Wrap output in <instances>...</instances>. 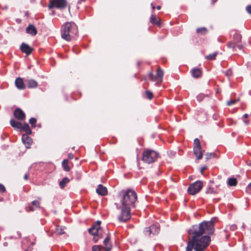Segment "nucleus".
<instances>
[{
    "label": "nucleus",
    "instance_id": "nucleus-1",
    "mask_svg": "<svg viewBox=\"0 0 251 251\" xmlns=\"http://www.w3.org/2000/svg\"><path fill=\"white\" fill-rule=\"evenodd\" d=\"M119 196L122 205L119 207L121 213L118 218L120 222H126L131 217L130 209L131 207H135L137 195L134 191L128 190L121 191Z\"/></svg>",
    "mask_w": 251,
    "mask_h": 251
},
{
    "label": "nucleus",
    "instance_id": "nucleus-2",
    "mask_svg": "<svg viewBox=\"0 0 251 251\" xmlns=\"http://www.w3.org/2000/svg\"><path fill=\"white\" fill-rule=\"evenodd\" d=\"M214 231V222L211 220L193 226L188 230V234L189 235H212Z\"/></svg>",
    "mask_w": 251,
    "mask_h": 251
},
{
    "label": "nucleus",
    "instance_id": "nucleus-3",
    "mask_svg": "<svg viewBox=\"0 0 251 251\" xmlns=\"http://www.w3.org/2000/svg\"><path fill=\"white\" fill-rule=\"evenodd\" d=\"M210 241V236H192L189 239L186 251H204Z\"/></svg>",
    "mask_w": 251,
    "mask_h": 251
},
{
    "label": "nucleus",
    "instance_id": "nucleus-4",
    "mask_svg": "<svg viewBox=\"0 0 251 251\" xmlns=\"http://www.w3.org/2000/svg\"><path fill=\"white\" fill-rule=\"evenodd\" d=\"M77 32V27L75 23L67 22L62 26L61 37L67 41H70L72 38L76 35Z\"/></svg>",
    "mask_w": 251,
    "mask_h": 251
},
{
    "label": "nucleus",
    "instance_id": "nucleus-5",
    "mask_svg": "<svg viewBox=\"0 0 251 251\" xmlns=\"http://www.w3.org/2000/svg\"><path fill=\"white\" fill-rule=\"evenodd\" d=\"M232 34H233L232 41L227 43V47L229 49H232L233 51H237V49L239 50H243L244 46L242 44L241 35L236 30L230 31V35H231Z\"/></svg>",
    "mask_w": 251,
    "mask_h": 251
},
{
    "label": "nucleus",
    "instance_id": "nucleus-6",
    "mask_svg": "<svg viewBox=\"0 0 251 251\" xmlns=\"http://www.w3.org/2000/svg\"><path fill=\"white\" fill-rule=\"evenodd\" d=\"M160 157L157 151L151 149H144L142 152V161L147 164L154 163Z\"/></svg>",
    "mask_w": 251,
    "mask_h": 251
},
{
    "label": "nucleus",
    "instance_id": "nucleus-7",
    "mask_svg": "<svg viewBox=\"0 0 251 251\" xmlns=\"http://www.w3.org/2000/svg\"><path fill=\"white\" fill-rule=\"evenodd\" d=\"M101 222L100 221H97L88 230L89 234L92 235H109L110 233L107 226L101 227L100 226Z\"/></svg>",
    "mask_w": 251,
    "mask_h": 251
},
{
    "label": "nucleus",
    "instance_id": "nucleus-8",
    "mask_svg": "<svg viewBox=\"0 0 251 251\" xmlns=\"http://www.w3.org/2000/svg\"><path fill=\"white\" fill-rule=\"evenodd\" d=\"M193 151L197 159L200 160L202 158L203 151L201 149L200 140L196 138L194 141Z\"/></svg>",
    "mask_w": 251,
    "mask_h": 251
},
{
    "label": "nucleus",
    "instance_id": "nucleus-9",
    "mask_svg": "<svg viewBox=\"0 0 251 251\" xmlns=\"http://www.w3.org/2000/svg\"><path fill=\"white\" fill-rule=\"evenodd\" d=\"M163 75V71L159 67L156 70V75L154 76L152 72L151 71L149 74V78L160 84L162 82Z\"/></svg>",
    "mask_w": 251,
    "mask_h": 251
},
{
    "label": "nucleus",
    "instance_id": "nucleus-10",
    "mask_svg": "<svg viewBox=\"0 0 251 251\" xmlns=\"http://www.w3.org/2000/svg\"><path fill=\"white\" fill-rule=\"evenodd\" d=\"M203 187V184L201 181H197L191 184L188 188V192L190 195H195L199 192Z\"/></svg>",
    "mask_w": 251,
    "mask_h": 251
},
{
    "label": "nucleus",
    "instance_id": "nucleus-11",
    "mask_svg": "<svg viewBox=\"0 0 251 251\" xmlns=\"http://www.w3.org/2000/svg\"><path fill=\"white\" fill-rule=\"evenodd\" d=\"M67 6V1L66 0H51L49 5V8L51 9L53 7L62 9L65 8Z\"/></svg>",
    "mask_w": 251,
    "mask_h": 251
},
{
    "label": "nucleus",
    "instance_id": "nucleus-12",
    "mask_svg": "<svg viewBox=\"0 0 251 251\" xmlns=\"http://www.w3.org/2000/svg\"><path fill=\"white\" fill-rule=\"evenodd\" d=\"M160 231L159 226L158 224L152 225L150 227L145 228V232L148 234L155 235L159 233Z\"/></svg>",
    "mask_w": 251,
    "mask_h": 251
},
{
    "label": "nucleus",
    "instance_id": "nucleus-13",
    "mask_svg": "<svg viewBox=\"0 0 251 251\" xmlns=\"http://www.w3.org/2000/svg\"><path fill=\"white\" fill-rule=\"evenodd\" d=\"M15 117L19 120H24L25 118V115L20 108H16L14 112Z\"/></svg>",
    "mask_w": 251,
    "mask_h": 251
},
{
    "label": "nucleus",
    "instance_id": "nucleus-14",
    "mask_svg": "<svg viewBox=\"0 0 251 251\" xmlns=\"http://www.w3.org/2000/svg\"><path fill=\"white\" fill-rule=\"evenodd\" d=\"M20 49L24 53L27 55L30 54L33 50V49L30 47L28 44L23 43L20 47Z\"/></svg>",
    "mask_w": 251,
    "mask_h": 251
},
{
    "label": "nucleus",
    "instance_id": "nucleus-15",
    "mask_svg": "<svg viewBox=\"0 0 251 251\" xmlns=\"http://www.w3.org/2000/svg\"><path fill=\"white\" fill-rule=\"evenodd\" d=\"M150 22L153 24L161 27L162 23L160 19L155 15H151L150 17Z\"/></svg>",
    "mask_w": 251,
    "mask_h": 251
},
{
    "label": "nucleus",
    "instance_id": "nucleus-16",
    "mask_svg": "<svg viewBox=\"0 0 251 251\" xmlns=\"http://www.w3.org/2000/svg\"><path fill=\"white\" fill-rule=\"evenodd\" d=\"M22 141L25 145L26 148H29V146L32 143V140L31 138L28 136V135L23 134L22 136Z\"/></svg>",
    "mask_w": 251,
    "mask_h": 251
},
{
    "label": "nucleus",
    "instance_id": "nucleus-17",
    "mask_svg": "<svg viewBox=\"0 0 251 251\" xmlns=\"http://www.w3.org/2000/svg\"><path fill=\"white\" fill-rule=\"evenodd\" d=\"M96 192L99 195L101 196H105L107 194V188L101 184L98 185Z\"/></svg>",
    "mask_w": 251,
    "mask_h": 251
},
{
    "label": "nucleus",
    "instance_id": "nucleus-18",
    "mask_svg": "<svg viewBox=\"0 0 251 251\" xmlns=\"http://www.w3.org/2000/svg\"><path fill=\"white\" fill-rule=\"evenodd\" d=\"M15 85L19 89H25V85L23 79L21 77H18L15 80Z\"/></svg>",
    "mask_w": 251,
    "mask_h": 251
},
{
    "label": "nucleus",
    "instance_id": "nucleus-19",
    "mask_svg": "<svg viewBox=\"0 0 251 251\" xmlns=\"http://www.w3.org/2000/svg\"><path fill=\"white\" fill-rule=\"evenodd\" d=\"M26 31L28 34L34 36L37 34V30L33 25H29L26 28Z\"/></svg>",
    "mask_w": 251,
    "mask_h": 251
},
{
    "label": "nucleus",
    "instance_id": "nucleus-20",
    "mask_svg": "<svg viewBox=\"0 0 251 251\" xmlns=\"http://www.w3.org/2000/svg\"><path fill=\"white\" fill-rule=\"evenodd\" d=\"M110 238L109 236H107L103 241L104 245V249L106 251H110L112 249V245L110 243Z\"/></svg>",
    "mask_w": 251,
    "mask_h": 251
},
{
    "label": "nucleus",
    "instance_id": "nucleus-21",
    "mask_svg": "<svg viewBox=\"0 0 251 251\" xmlns=\"http://www.w3.org/2000/svg\"><path fill=\"white\" fill-rule=\"evenodd\" d=\"M11 126L15 129H21L23 124L20 122L15 121V120L12 119L10 122Z\"/></svg>",
    "mask_w": 251,
    "mask_h": 251
},
{
    "label": "nucleus",
    "instance_id": "nucleus-22",
    "mask_svg": "<svg viewBox=\"0 0 251 251\" xmlns=\"http://www.w3.org/2000/svg\"><path fill=\"white\" fill-rule=\"evenodd\" d=\"M192 76L195 78H199L201 75L202 72L200 69L194 68L191 71Z\"/></svg>",
    "mask_w": 251,
    "mask_h": 251
},
{
    "label": "nucleus",
    "instance_id": "nucleus-23",
    "mask_svg": "<svg viewBox=\"0 0 251 251\" xmlns=\"http://www.w3.org/2000/svg\"><path fill=\"white\" fill-rule=\"evenodd\" d=\"M143 97L144 99L151 100L154 98V95L152 91L147 89L144 93Z\"/></svg>",
    "mask_w": 251,
    "mask_h": 251
},
{
    "label": "nucleus",
    "instance_id": "nucleus-24",
    "mask_svg": "<svg viewBox=\"0 0 251 251\" xmlns=\"http://www.w3.org/2000/svg\"><path fill=\"white\" fill-rule=\"evenodd\" d=\"M20 130H23L25 132V134L29 135L31 133V130L30 129L29 126L27 124L24 123L22 126V128Z\"/></svg>",
    "mask_w": 251,
    "mask_h": 251
},
{
    "label": "nucleus",
    "instance_id": "nucleus-25",
    "mask_svg": "<svg viewBox=\"0 0 251 251\" xmlns=\"http://www.w3.org/2000/svg\"><path fill=\"white\" fill-rule=\"evenodd\" d=\"M27 86L29 88H36L38 86L37 82L33 79H28L27 80Z\"/></svg>",
    "mask_w": 251,
    "mask_h": 251
},
{
    "label": "nucleus",
    "instance_id": "nucleus-26",
    "mask_svg": "<svg viewBox=\"0 0 251 251\" xmlns=\"http://www.w3.org/2000/svg\"><path fill=\"white\" fill-rule=\"evenodd\" d=\"M66 228L65 227H60L59 226H57L55 233L56 234H66V232L65 231Z\"/></svg>",
    "mask_w": 251,
    "mask_h": 251
},
{
    "label": "nucleus",
    "instance_id": "nucleus-27",
    "mask_svg": "<svg viewBox=\"0 0 251 251\" xmlns=\"http://www.w3.org/2000/svg\"><path fill=\"white\" fill-rule=\"evenodd\" d=\"M196 32L198 34L204 35L208 32V30L204 27H199L196 29Z\"/></svg>",
    "mask_w": 251,
    "mask_h": 251
},
{
    "label": "nucleus",
    "instance_id": "nucleus-28",
    "mask_svg": "<svg viewBox=\"0 0 251 251\" xmlns=\"http://www.w3.org/2000/svg\"><path fill=\"white\" fill-rule=\"evenodd\" d=\"M227 184L229 186H235L237 184V180L235 177L229 178L227 181Z\"/></svg>",
    "mask_w": 251,
    "mask_h": 251
},
{
    "label": "nucleus",
    "instance_id": "nucleus-29",
    "mask_svg": "<svg viewBox=\"0 0 251 251\" xmlns=\"http://www.w3.org/2000/svg\"><path fill=\"white\" fill-rule=\"evenodd\" d=\"M69 161L67 159H64L62 162V165L65 171L68 172L70 171V168L68 165Z\"/></svg>",
    "mask_w": 251,
    "mask_h": 251
},
{
    "label": "nucleus",
    "instance_id": "nucleus-30",
    "mask_svg": "<svg viewBox=\"0 0 251 251\" xmlns=\"http://www.w3.org/2000/svg\"><path fill=\"white\" fill-rule=\"evenodd\" d=\"M70 180L68 177H64L62 179V180L60 182L59 185L61 188H64L66 184L69 182Z\"/></svg>",
    "mask_w": 251,
    "mask_h": 251
},
{
    "label": "nucleus",
    "instance_id": "nucleus-31",
    "mask_svg": "<svg viewBox=\"0 0 251 251\" xmlns=\"http://www.w3.org/2000/svg\"><path fill=\"white\" fill-rule=\"evenodd\" d=\"M217 52H214L212 54H210L208 55L205 56V58L208 60H213L216 59V57L217 55Z\"/></svg>",
    "mask_w": 251,
    "mask_h": 251
},
{
    "label": "nucleus",
    "instance_id": "nucleus-32",
    "mask_svg": "<svg viewBox=\"0 0 251 251\" xmlns=\"http://www.w3.org/2000/svg\"><path fill=\"white\" fill-rule=\"evenodd\" d=\"M215 155H216V154L214 152H212V153H208L207 152L205 154V159H206V160L207 161V160L210 159L211 158L215 157Z\"/></svg>",
    "mask_w": 251,
    "mask_h": 251
},
{
    "label": "nucleus",
    "instance_id": "nucleus-33",
    "mask_svg": "<svg viewBox=\"0 0 251 251\" xmlns=\"http://www.w3.org/2000/svg\"><path fill=\"white\" fill-rule=\"evenodd\" d=\"M102 247L100 246L95 245L92 247V250L93 251H100Z\"/></svg>",
    "mask_w": 251,
    "mask_h": 251
},
{
    "label": "nucleus",
    "instance_id": "nucleus-34",
    "mask_svg": "<svg viewBox=\"0 0 251 251\" xmlns=\"http://www.w3.org/2000/svg\"><path fill=\"white\" fill-rule=\"evenodd\" d=\"M29 122L32 125V126L34 127V125L36 123V119L34 118H31L29 119Z\"/></svg>",
    "mask_w": 251,
    "mask_h": 251
},
{
    "label": "nucleus",
    "instance_id": "nucleus-35",
    "mask_svg": "<svg viewBox=\"0 0 251 251\" xmlns=\"http://www.w3.org/2000/svg\"><path fill=\"white\" fill-rule=\"evenodd\" d=\"M224 74L227 76H230L232 75V72L231 69H228L225 72Z\"/></svg>",
    "mask_w": 251,
    "mask_h": 251
},
{
    "label": "nucleus",
    "instance_id": "nucleus-36",
    "mask_svg": "<svg viewBox=\"0 0 251 251\" xmlns=\"http://www.w3.org/2000/svg\"><path fill=\"white\" fill-rule=\"evenodd\" d=\"M238 100H230L229 101H227V102H226V104L228 106H230V105H233L234 104H235Z\"/></svg>",
    "mask_w": 251,
    "mask_h": 251
},
{
    "label": "nucleus",
    "instance_id": "nucleus-37",
    "mask_svg": "<svg viewBox=\"0 0 251 251\" xmlns=\"http://www.w3.org/2000/svg\"><path fill=\"white\" fill-rule=\"evenodd\" d=\"M32 205L33 206H35L36 208H38L39 207L40 202L38 201H32Z\"/></svg>",
    "mask_w": 251,
    "mask_h": 251
},
{
    "label": "nucleus",
    "instance_id": "nucleus-38",
    "mask_svg": "<svg viewBox=\"0 0 251 251\" xmlns=\"http://www.w3.org/2000/svg\"><path fill=\"white\" fill-rule=\"evenodd\" d=\"M5 191V188L3 185L0 184V193H3Z\"/></svg>",
    "mask_w": 251,
    "mask_h": 251
},
{
    "label": "nucleus",
    "instance_id": "nucleus-39",
    "mask_svg": "<svg viewBox=\"0 0 251 251\" xmlns=\"http://www.w3.org/2000/svg\"><path fill=\"white\" fill-rule=\"evenodd\" d=\"M246 191L247 193L251 194V182L247 187Z\"/></svg>",
    "mask_w": 251,
    "mask_h": 251
},
{
    "label": "nucleus",
    "instance_id": "nucleus-40",
    "mask_svg": "<svg viewBox=\"0 0 251 251\" xmlns=\"http://www.w3.org/2000/svg\"><path fill=\"white\" fill-rule=\"evenodd\" d=\"M246 10L249 14L251 15V5H248L246 7Z\"/></svg>",
    "mask_w": 251,
    "mask_h": 251
},
{
    "label": "nucleus",
    "instance_id": "nucleus-41",
    "mask_svg": "<svg viewBox=\"0 0 251 251\" xmlns=\"http://www.w3.org/2000/svg\"><path fill=\"white\" fill-rule=\"evenodd\" d=\"M214 192V189L212 188H209L208 189L206 192V193H213Z\"/></svg>",
    "mask_w": 251,
    "mask_h": 251
},
{
    "label": "nucleus",
    "instance_id": "nucleus-42",
    "mask_svg": "<svg viewBox=\"0 0 251 251\" xmlns=\"http://www.w3.org/2000/svg\"><path fill=\"white\" fill-rule=\"evenodd\" d=\"M207 169V167L206 166H203L201 169V174H203V172Z\"/></svg>",
    "mask_w": 251,
    "mask_h": 251
},
{
    "label": "nucleus",
    "instance_id": "nucleus-43",
    "mask_svg": "<svg viewBox=\"0 0 251 251\" xmlns=\"http://www.w3.org/2000/svg\"><path fill=\"white\" fill-rule=\"evenodd\" d=\"M229 228L232 230H235L237 228V226L235 225H232L230 226Z\"/></svg>",
    "mask_w": 251,
    "mask_h": 251
},
{
    "label": "nucleus",
    "instance_id": "nucleus-44",
    "mask_svg": "<svg viewBox=\"0 0 251 251\" xmlns=\"http://www.w3.org/2000/svg\"><path fill=\"white\" fill-rule=\"evenodd\" d=\"M74 157V155L73 154L71 153H70L69 154H68V158L69 159H73Z\"/></svg>",
    "mask_w": 251,
    "mask_h": 251
},
{
    "label": "nucleus",
    "instance_id": "nucleus-45",
    "mask_svg": "<svg viewBox=\"0 0 251 251\" xmlns=\"http://www.w3.org/2000/svg\"><path fill=\"white\" fill-rule=\"evenodd\" d=\"M98 236H96V237H94V238H93V241H94L95 242H96L98 240Z\"/></svg>",
    "mask_w": 251,
    "mask_h": 251
},
{
    "label": "nucleus",
    "instance_id": "nucleus-46",
    "mask_svg": "<svg viewBox=\"0 0 251 251\" xmlns=\"http://www.w3.org/2000/svg\"><path fill=\"white\" fill-rule=\"evenodd\" d=\"M24 179L25 180H27L28 179V175L27 174H25V175L24 176Z\"/></svg>",
    "mask_w": 251,
    "mask_h": 251
},
{
    "label": "nucleus",
    "instance_id": "nucleus-47",
    "mask_svg": "<svg viewBox=\"0 0 251 251\" xmlns=\"http://www.w3.org/2000/svg\"><path fill=\"white\" fill-rule=\"evenodd\" d=\"M249 117V115L248 114H245L244 115L243 117L244 118H247Z\"/></svg>",
    "mask_w": 251,
    "mask_h": 251
},
{
    "label": "nucleus",
    "instance_id": "nucleus-48",
    "mask_svg": "<svg viewBox=\"0 0 251 251\" xmlns=\"http://www.w3.org/2000/svg\"><path fill=\"white\" fill-rule=\"evenodd\" d=\"M218 0H211L212 1V4H214Z\"/></svg>",
    "mask_w": 251,
    "mask_h": 251
},
{
    "label": "nucleus",
    "instance_id": "nucleus-49",
    "mask_svg": "<svg viewBox=\"0 0 251 251\" xmlns=\"http://www.w3.org/2000/svg\"><path fill=\"white\" fill-rule=\"evenodd\" d=\"M201 98H202V95H200L199 96H198L197 97V99H198V100H199V99H201Z\"/></svg>",
    "mask_w": 251,
    "mask_h": 251
},
{
    "label": "nucleus",
    "instance_id": "nucleus-50",
    "mask_svg": "<svg viewBox=\"0 0 251 251\" xmlns=\"http://www.w3.org/2000/svg\"><path fill=\"white\" fill-rule=\"evenodd\" d=\"M30 210L31 211H33L34 210V208L33 206H30Z\"/></svg>",
    "mask_w": 251,
    "mask_h": 251
},
{
    "label": "nucleus",
    "instance_id": "nucleus-51",
    "mask_svg": "<svg viewBox=\"0 0 251 251\" xmlns=\"http://www.w3.org/2000/svg\"><path fill=\"white\" fill-rule=\"evenodd\" d=\"M156 8L158 10H160L161 9V6L158 5Z\"/></svg>",
    "mask_w": 251,
    "mask_h": 251
},
{
    "label": "nucleus",
    "instance_id": "nucleus-52",
    "mask_svg": "<svg viewBox=\"0 0 251 251\" xmlns=\"http://www.w3.org/2000/svg\"><path fill=\"white\" fill-rule=\"evenodd\" d=\"M244 122L246 125H248L249 123V121H245Z\"/></svg>",
    "mask_w": 251,
    "mask_h": 251
},
{
    "label": "nucleus",
    "instance_id": "nucleus-53",
    "mask_svg": "<svg viewBox=\"0 0 251 251\" xmlns=\"http://www.w3.org/2000/svg\"><path fill=\"white\" fill-rule=\"evenodd\" d=\"M68 10H69V11L70 12V8H71V7H70V5H69L68 6Z\"/></svg>",
    "mask_w": 251,
    "mask_h": 251
},
{
    "label": "nucleus",
    "instance_id": "nucleus-54",
    "mask_svg": "<svg viewBox=\"0 0 251 251\" xmlns=\"http://www.w3.org/2000/svg\"><path fill=\"white\" fill-rule=\"evenodd\" d=\"M152 8L153 9H155V6H152Z\"/></svg>",
    "mask_w": 251,
    "mask_h": 251
}]
</instances>
